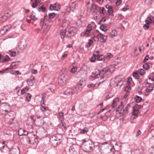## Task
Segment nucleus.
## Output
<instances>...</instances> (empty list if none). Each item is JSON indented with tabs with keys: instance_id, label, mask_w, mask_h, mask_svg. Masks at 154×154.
<instances>
[{
	"instance_id": "obj_1",
	"label": "nucleus",
	"mask_w": 154,
	"mask_h": 154,
	"mask_svg": "<svg viewBox=\"0 0 154 154\" xmlns=\"http://www.w3.org/2000/svg\"><path fill=\"white\" fill-rule=\"evenodd\" d=\"M115 70V68L112 65L110 66V68L106 67L100 70L97 69L92 72L91 77L95 79L100 78L99 83H101L106 79V75L113 73Z\"/></svg>"
},
{
	"instance_id": "obj_2",
	"label": "nucleus",
	"mask_w": 154,
	"mask_h": 154,
	"mask_svg": "<svg viewBox=\"0 0 154 154\" xmlns=\"http://www.w3.org/2000/svg\"><path fill=\"white\" fill-rule=\"evenodd\" d=\"M83 150L86 152H89L93 151L94 148V144L91 140H85V139L82 141Z\"/></svg>"
},
{
	"instance_id": "obj_3",
	"label": "nucleus",
	"mask_w": 154,
	"mask_h": 154,
	"mask_svg": "<svg viewBox=\"0 0 154 154\" xmlns=\"http://www.w3.org/2000/svg\"><path fill=\"white\" fill-rule=\"evenodd\" d=\"M61 135L59 134H55L51 137L50 142L51 145L54 147H56L60 143L59 141L61 138Z\"/></svg>"
},
{
	"instance_id": "obj_4",
	"label": "nucleus",
	"mask_w": 154,
	"mask_h": 154,
	"mask_svg": "<svg viewBox=\"0 0 154 154\" xmlns=\"http://www.w3.org/2000/svg\"><path fill=\"white\" fill-rule=\"evenodd\" d=\"M130 107V105L127 104L125 101L121 102V104L119 106L118 110L121 111L120 112L122 113L123 116H125L127 113L128 108Z\"/></svg>"
},
{
	"instance_id": "obj_5",
	"label": "nucleus",
	"mask_w": 154,
	"mask_h": 154,
	"mask_svg": "<svg viewBox=\"0 0 154 154\" xmlns=\"http://www.w3.org/2000/svg\"><path fill=\"white\" fill-rule=\"evenodd\" d=\"M114 149L111 146H107L105 148L102 147L100 150L101 154H113Z\"/></svg>"
},
{
	"instance_id": "obj_6",
	"label": "nucleus",
	"mask_w": 154,
	"mask_h": 154,
	"mask_svg": "<svg viewBox=\"0 0 154 154\" xmlns=\"http://www.w3.org/2000/svg\"><path fill=\"white\" fill-rule=\"evenodd\" d=\"M1 110L5 112L3 113H8L11 111V108L10 105L7 103H4L2 106H1L0 108Z\"/></svg>"
},
{
	"instance_id": "obj_7",
	"label": "nucleus",
	"mask_w": 154,
	"mask_h": 154,
	"mask_svg": "<svg viewBox=\"0 0 154 154\" xmlns=\"http://www.w3.org/2000/svg\"><path fill=\"white\" fill-rule=\"evenodd\" d=\"M92 29V26L90 24H88L87 26L85 32L81 34V36H83L85 35L88 37L90 36V34L89 32Z\"/></svg>"
},
{
	"instance_id": "obj_8",
	"label": "nucleus",
	"mask_w": 154,
	"mask_h": 154,
	"mask_svg": "<svg viewBox=\"0 0 154 154\" xmlns=\"http://www.w3.org/2000/svg\"><path fill=\"white\" fill-rule=\"evenodd\" d=\"M76 32L75 29L73 27H71L70 28L67 32V35L66 37H71L74 35Z\"/></svg>"
},
{
	"instance_id": "obj_9",
	"label": "nucleus",
	"mask_w": 154,
	"mask_h": 154,
	"mask_svg": "<svg viewBox=\"0 0 154 154\" xmlns=\"http://www.w3.org/2000/svg\"><path fill=\"white\" fill-rule=\"evenodd\" d=\"M10 151L9 148L5 146L0 150V154H10Z\"/></svg>"
},
{
	"instance_id": "obj_10",
	"label": "nucleus",
	"mask_w": 154,
	"mask_h": 154,
	"mask_svg": "<svg viewBox=\"0 0 154 154\" xmlns=\"http://www.w3.org/2000/svg\"><path fill=\"white\" fill-rule=\"evenodd\" d=\"M26 81L29 86H33L35 82V77L32 75H31L30 78L28 79Z\"/></svg>"
},
{
	"instance_id": "obj_11",
	"label": "nucleus",
	"mask_w": 154,
	"mask_h": 154,
	"mask_svg": "<svg viewBox=\"0 0 154 154\" xmlns=\"http://www.w3.org/2000/svg\"><path fill=\"white\" fill-rule=\"evenodd\" d=\"M119 101V98H114L112 101V106H109V108L111 109H113L114 111L115 110V108L117 106V103Z\"/></svg>"
},
{
	"instance_id": "obj_12",
	"label": "nucleus",
	"mask_w": 154,
	"mask_h": 154,
	"mask_svg": "<svg viewBox=\"0 0 154 154\" xmlns=\"http://www.w3.org/2000/svg\"><path fill=\"white\" fill-rule=\"evenodd\" d=\"M96 32H98L99 33V34H98V36H99V38H100L101 40H102V42H105L107 39V36H105L102 34L98 30H96Z\"/></svg>"
},
{
	"instance_id": "obj_13",
	"label": "nucleus",
	"mask_w": 154,
	"mask_h": 154,
	"mask_svg": "<svg viewBox=\"0 0 154 154\" xmlns=\"http://www.w3.org/2000/svg\"><path fill=\"white\" fill-rule=\"evenodd\" d=\"M60 33L62 38L63 39L65 37H66L67 32L66 30V28H63L62 29H61L60 30Z\"/></svg>"
},
{
	"instance_id": "obj_14",
	"label": "nucleus",
	"mask_w": 154,
	"mask_h": 154,
	"mask_svg": "<svg viewBox=\"0 0 154 154\" xmlns=\"http://www.w3.org/2000/svg\"><path fill=\"white\" fill-rule=\"evenodd\" d=\"M37 9L39 12L42 11L43 12H45L46 10L45 7L42 4H40L39 5L37 8Z\"/></svg>"
},
{
	"instance_id": "obj_15",
	"label": "nucleus",
	"mask_w": 154,
	"mask_h": 154,
	"mask_svg": "<svg viewBox=\"0 0 154 154\" xmlns=\"http://www.w3.org/2000/svg\"><path fill=\"white\" fill-rule=\"evenodd\" d=\"M12 14V12L11 11L5 13V15L2 16L1 18L3 19V21H5L8 17L11 16Z\"/></svg>"
},
{
	"instance_id": "obj_16",
	"label": "nucleus",
	"mask_w": 154,
	"mask_h": 154,
	"mask_svg": "<svg viewBox=\"0 0 154 154\" xmlns=\"http://www.w3.org/2000/svg\"><path fill=\"white\" fill-rule=\"evenodd\" d=\"M85 85V82L82 81L80 80L77 85V88H79L80 90H82V88Z\"/></svg>"
},
{
	"instance_id": "obj_17",
	"label": "nucleus",
	"mask_w": 154,
	"mask_h": 154,
	"mask_svg": "<svg viewBox=\"0 0 154 154\" xmlns=\"http://www.w3.org/2000/svg\"><path fill=\"white\" fill-rule=\"evenodd\" d=\"M113 55L110 53H107L106 54V55L104 57V62H106L109 60L110 58L112 57Z\"/></svg>"
},
{
	"instance_id": "obj_18",
	"label": "nucleus",
	"mask_w": 154,
	"mask_h": 154,
	"mask_svg": "<svg viewBox=\"0 0 154 154\" xmlns=\"http://www.w3.org/2000/svg\"><path fill=\"white\" fill-rule=\"evenodd\" d=\"M59 84L61 86H63L66 83V81L65 79H62L61 78L59 77L58 79Z\"/></svg>"
},
{
	"instance_id": "obj_19",
	"label": "nucleus",
	"mask_w": 154,
	"mask_h": 154,
	"mask_svg": "<svg viewBox=\"0 0 154 154\" xmlns=\"http://www.w3.org/2000/svg\"><path fill=\"white\" fill-rule=\"evenodd\" d=\"M27 44L26 42H21L20 43L18 48L19 49L21 50H24L26 47Z\"/></svg>"
},
{
	"instance_id": "obj_20",
	"label": "nucleus",
	"mask_w": 154,
	"mask_h": 154,
	"mask_svg": "<svg viewBox=\"0 0 154 154\" xmlns=\"http://www.w3.org/2000/svg\"><path fill=\"white\" fill-rule=\"evenodd\" d=\"M70 154H77V152L73 146H70L69 149Z\"/></svg>"
},
{
	"instance_id": "obj_21",
	"label": "nucleus",
	"mask_w": 154,
	"mask_h": 154,
	"mask_svg": "<svg viewBox=\"0 0 154 154\" xmlns=\"http://www.w3.org/2000/svg\"><path fill=\"white\" fill-rule=\"evenodd\" d=\"M64 94L67 95H72L73 94L72 93V89L69 88L67 89L64 91Z\"/></svg>"
},
{
	"instance_id": "obj_22",
	"label": "nucleus",
	"mask_w": 154,
	"mask_h": 154,
	"mask_svg": "<svg viewBox=\"0 0 154 154\" xmlns=\"http://www.w3.org/2000/svg\"><path fill=\"white\" fill-rule=\"evenodd\" d=\"M149 85L146 89V91L147 92H150L152 91L153 89V87L151 84H148Z\"/></svg>"
},
{
	"instance_id": "obj_23",
	"label": "nucleus",
	"mask_w": 154,
	"mask_h": 154,
	"mask_svg": "<svg viewBox=\"0 0 154 154\" xmlns=\"http://www.w3.org/2000/svg\"><path fill=\"white\" fill-rule=\"evenodd\" d=\"M82 90H80L79 89V88H77V85L75 86V87L72 89V94H75L77 93L78 92Z\"/></svg>"
},
{
	"instance_id": "obj_24",
	"label": "nucleus",
	"mask_w": 154,
	"mask_h": 154,
	"mask_svg": "<svg viewBox=\"0 0 154 154\" xmlns=\"http://www.w3.org/2000/svg\"><path fill=\"white\" fill-rule=\"evenodd\" d=\"M10 69V68H5L4 69L0 71V75H2L4 74L7 73L8 72V70Z\"/></svg>"
},
{
	"instance_id": "obj_25",
	"label": "nucleus",
	"mask_w": 154,
	"mask_h": 154,
	"mask_svg": "<svg viewBox=\"0 0 154 154\" xmlns=\"http://www.w3.org/2000/svg\"><path fill=\"white\" fill-rule=\"evenodd\" d=\"M134 100L137 103H139L141 101L142 98L141 97L136 95L134 98Z\"/></svg>"
},
{
	"instance_id": "obj_26",
	"label": "nucleus",
	"mask_w": 154,
	"mask_h": 154,
	"mask_svg": "<svg viewBox=\"0 0 154 154\" xmlns=\"http://www.w3.org/2000/svg\"><path fill=\"white\" fill-rule=\"evenodd\" d=\"M132 108H133V110L132 112V116H136L137 115L139 110L137 109H135L133 106Z\"/></svg>"
},
{
	"instance_id": "obj_27",
	"label": "nucleus",
	"mask_w": 154,
	"mask_h": 154,
	"mask_svg": "<svg viewBox=\"0 0 154 154\" xmlns=\"http://www.w3.org/2000/svg\"><path fill=\"white\" fill-rule=\"evenodd\" d=\"M18 125V123L17 122L10 123V127L11 128H13V129L17 128Z\"/></svg>"
},
{
	"instance_id": "obj_28",
	"label": "nucleus",
	"mask_w": 154,
	"mask_h": 154,
	"mask_svg": "<svg viewBox=\"0 0 154 154\" xmlns=\"http://www.w3.org/2000/svg\"><path fill=\"white\" fill-rule=\"evenodd\" d=\"M108 110L106 113L105 115H106L108 117L110 116L112 112H113L115 111L113 109H111L109 108L108 109Z\"/></svg>"
},
{
	"instance_id": "obj_29",
	"label": "nucleus",
	"mask_w": 154,
	"mask_h": 154,
	"mask_svg": "<svg viewBox=\"0 0 154 154\" xmlns=\"http://www.w3.org/2000/svg\"><path fill=\"white\" fill-rule=\"evenodd\" d=\"M29 88L28 86H26L23 88L21 90V94H23L28 91L29 90Z\"/></svg>"
},
{
	"instance_id": "obj_30",
	"label": "nucleus",
	"mask_w": 154,
	"mask_h": 154,
	"mask_svg": "<svg viewBox=\"0 0 154 154\" xmlns=\"http://www.w3.org/2000/svg\"><path fill=\"white\" fill-rule=\"evenodd\" d=\"M117 34V31L116 30H113L110 33V36L111 38L115 36Z\"/></svg>"
},
{
	"instance_id": "obj_31",
	"label": "nucleus",
	"mask_w": 154,
	"mask_h": 154,
	"mask_svg": "<svg viewBox=\"0 0 154 154\" xmlns=\"http://www.w3.org/2000/svg\"><path fill=\"white\" fill-rule=\"evenodd\" d=\"M54 5V10L58 11L60 10V6L58 3H56Z\"/></svg>"
},
{
	"instance_id": "obj_32",
	"label": "nucleus",
	"mask_w": 154,
	"mask_h": 154,
	"mask_svg": "<svg viewBox=\"0 0 154 154\" xmlns=\"http://www.w3.org/2000/svg\"><path fill=\"white\" fill-rule=\"evenodd\" d=\"M58 115H59V118L60 119L61 121H63L64 118V114L63 112H60L58 113Z\"/></svg>"
},
{
	"instance_id": "obj_33",
	"label": "nucleus",
	"mask_w": 154,
	"mask_h": 154,
	"mask_svg": "<svg viewBox=\"0 0 154 154\" xmlns=\"http://www.w3.org/2000/svg\"><path fill=\"white\" fill-rule=\"evenodd\" d=\"M88 131V128L85 127L80 132V133L81 134H84L87 133Z\"/></svg>"
},
{
	"instance_id": "obj_34",
	"label": "nucleus",
	"mask_w": 154,
	"mask_h": 154,
	"mask_svg": "<svg viewBox=\"0 0 154 154\" xmlns=\"http://www.w3.org/2000/svg\"><path fill=\"white\" fill-rule=\"evenodd\" d=\"M26 99L28 102H29L31 99L32 95L29 93H26L25 94Z\"/></svg>"
},
{
	"instance_id": "obj_35",
	"label": "nucleus",
	"mask_w": 154,
	"mask_h": 154,
	"mask_svg": "<svg viewBox=\"0 0 154 154\" xmlns=\"http://www.w3.org/2000/svg\"><path fill=\"white\" fill-rule=\"evenodd\" d=\"M29 141L30 143L34 144L37 141V139L36 138L34 137L32 138Z\"/></svg>"
},
{
	"instance_id": "obj_36",
	"label": "nucleus",
	"mask_w": 154,
	"mask_h": 154,
	"mask_svg": "<svg viewBox=\"0 0 154 154\" xmlns=\"http://www.w3.org/2000/svg\"><path fill=\"white\" fill-rule=\"evenodd\" d=\"M7 57L5 58H3L1 61V63H5L7 61H9L10 59V58L8 56H7Z\"/></svg>"
},
{
	"instance_id": "obj_37",
	"label": "nucleus",
	"mask_w": 154,
	"mask_h": 154,
	"mask_svg": "<svg viewBox=\"0 0 154 154\" xmlns=\"http://www.w3.org/2000/svg\"><path fill=\"white\" fill-rule=\"evenodd\" d=\"M100 28L104 32L107 31V27L106 26L104 25L103 24H102L100 25Z\"/></svg>"
},
{
	"instance_id": "obj_38",
	"label": "nucleus",
	"mask_w": 154,
	"mask_h": 154,
	"mask_svg": "<svg viewBox=\"0 0 154 154\" xmlns=\"http://www.w3.org/2000/svg\"><path fill=\"white\" fill-rule=\"evenodd\" d=\"M99 11L101 14H105L106 12V10L104 7H100L99 9Z\"/></svg>"
},
{
	"instance_id": "obj_39",
	"label": "nucleus",
	"mask_w": 154,
	"mask_h": 154,
	"mask_svg": "<svg viewBox=\"0 0 154 154\" xmlns=\"http://www.w3.org/2000/svg\"><path fill=\"white\" fill-rule=\"evenodd\" d=\"M140 150L139 149H136L132 151L131 152V154H140Z\"/></svg>"
},
{
	"instance_id": "obj_40",
	"label": "nucleus",
	"mask_w": 154,
	"mask_h": 154,
	"mask_svg": "<svg viewBox=\"0 0 154 154\" xmlns=\"http://www.w3.org/2000/svg\"><path fill=\"white\" fill-rule=\"evenodd\" d=\"M5 141H0V150L5 146Z\"/></svg>"
},
{
	"instance_id": "obj_41",
	"label": "nucleus",
	"mask_w": 154,
	"mask_h": 154,
	"mask_svg": "<svg viewBox=\"0 0 154 154\" xmlns=\"http://www.w3.org/2000/svg\"><path fill=\"white\" fill-rule=\"evenodd\" d=\"M77 67L76 66H73L71 69V72L72 73H74L77 71Z\"/></svg>"
},
{
	"instance_id": "obj_42",
	"label": "nucleus",
	"mask_w": 154,
	"mask_h": 154,
	"mask_svg": "<svg viewBox=\"0 0 154 154\" xmlns=\"http://www.w3.org/2000/svg\"><path fill=\"white\" fill-rule=\"evenodd\" d=\"M13 154H19V149H12Z\"/></svg>"
},
{
	"instance_id": "obj_43",
	"label": "nucleus",
	"mask_w": 154,
	"mask_h": 154,
	"mask_svg": "<svg viewBox=\"0 0 154 154\" xmlns=\"http://www.w3.org/2000/svg\"><path fill=\"white\" fill-rule=\"evenodd\" d=\"M46 94L45 93L42 94V100L41 102L43 104L44 103L45 99V98Z\"/></svg>"
},
{
	"instance_id": "obj_44",
	"label": "nucleus",
	"mask_w": 154,
	"mask_h": 154,
	"mask_svg": "<svg viewBox=\"0 0 154 154\" xmlns=\"http://www.w3.org/2000/svg\"><path fill=\"white\" fill-rule=\"evenodd\" d=\"M18 134L20 136L23 135L24 133V129L22 128L20 129L18 131Z\"/></svg>"
},
{
	"instance_id": "obj_45",
	"label": "nucleus",
	"mask_w": 154,
	"mask_h": 154,
	"mask_svg": "<svg viewBox=\"0 0 154 154\" xmlns=\"http://www.w3.org/2000/svg\"><path fill=\"white\" fill-rule=\"evenodd\" d=\"M56 15V14L54 13H49L48 15L49 18L50 19L53 18Z\"/></svg>"
},
{
	"instance_id": "obj_46",
	"label": "nucleus",
	"mask_w": 154,
	"mask_h": 154,
	"mask_svg": "<svg viewBox=\"0 0 154 154\" xmlns=\"http://www.w3.org/2000/svg\"><path fill=\"white\" fill-rule=\"evenodd\" d=\"M138 72L141 75H143L145 73L144 70L142 69H139L138 70Z\"/></svg>"
},
{
	"instance_id": "obj_47",
	"label": "nucleus",
	"mask_w": 154,
	"mask_h": 154,
	"mask_svg": "<svg viewBox=\"0 0 154 154\" xmlns=\"http://www.w3.org/2000/svg\"><path fill=\"white\" fill-rule=\"evenodd\" d=\"M66 73H62V72L60 73V76H59V77L61 78L62 79H66Z\"/></svg>"
},
{
	"instance_id": "obj_48",
	"label": "nucleus",
	"mask_w": 154,
	"mask_h": 154,
	"mask_svg": "<svg viewBox=\"0 0 154 154\" xmlns=\"http://www.w3.org/2000/svg\"><path fill=\"white\" fill-rule=\"evenodd\" d=\"M145 21L146 23H147L149 24L152 23L151 18L149 17L147 18Z\"/></svg>"
},
{
	"instance_id": "obj_49",
	"label": "nucleus",
	"mask_w": 154,
	"mask_h": 154,
	"mask_svg": "<svg viewBox=\"0 0 154 154\" xmlns=\"http://www.w3.org/2000/svg\"><path fill=\"white\" fill-rule=\"evenodd\" d=\"M30 18H31V19L34 21H36L38 19V18L36 17L35 15L32 14L30 15Z\"/></svg>"
},
{
	"instance_id": "obj_50",
	"label": "nucleus",
	"mask_w": 154,
	"mask_h": 154,
	"mask_svg": "<svg viewBox=\"0 0 154 154\" xmlns=\"http://www.w3.org/2000/svg\"><path fill=\"white\" fill-rule=\"evenodd\" d=\"M96 57H97V60L99 61L102 60H103V58H104V57L102 55L97 56Z\"/></svg>"
},
{
	"instance_id": "obj_51",
	"label": "nucleus",
	"mask_w": 154,
	"mask_h": 154,
	"mask_svg": "<svg viewBox=\"0 0 154 154\" xmlns=\"http://www.w3.org/2000/svg\"><path fill=\"white\" fill-rule=\"evenodd\" d=\"M8 30V29H6L5 27L4 28L1 29L0 31V32L2 34H4V33L6 32Z\"/></svg>"
},
{
	"instance_id": "obj_52",
	"label": "nucleus",
	"mask_w": 154,
	"mask_h": 154,
	"mask_svg": "<svg viewBox=\"0 0 154 154\" xmlns=\"http://www.w3.org/2000/svg\"><path fill=\"white\" fill-rule=\"evenodd\" d=\"M95 114L96 113L95 112L89 113L88 114V117H89L91 118H92L95 116Z\"/></svg>"
},
{
	"instance_id": "obj_53",
	"label": "nucleus",
	"mask_w": 154,
	"mask_h": 154,
	"mask_svg": "<svg viewBox=\"0 0 154 154\" xmlns=\"http://www.w3.org/2000/svg\"><path fill=\"white\" fill-rule=\"evenodd\" d=\"M45 21H46V19L44 18H42L40 20V25L42 26V27L44 26H43L44 22Z\"/></svg>"
},
{
	"instance_id": "obj_54",
	"label": "nucleus",
	"mask_w": 154,
	"mask_h": 154,
	"mask_svg": "<svg viewBox=\"0 0 154 154\" xmlns=\"http://www.w3.org/2000/svg\"><path fill=\"white\" fill-rule=\"evenodd\" d=\"M38 3L37 2V0H35V2L32 3L31 6L33 8H35L38 5Z\"/></svg>"
},
{
	"instance_id": "obj_55",
	"label": "nucleus",
	"mask_w": 154,
	"mask_h": 154,
	"mask_svg": "<svg viewBox=\"0 0 154 154\" xmlns=\"http://www.w3.org/2000/svg\"><path fill=\"white\" fill-rule=\"evenodd\" d=\"M93 41L92 40L90 39L89 40V42L87 44V46L88 47H90L92 44L93 43Z\"/></svg>"
},
{
	"instance_id": "obj_56",
	"label": "nucleus",
	"mask_w": 154,
	"mask_h": 154,
	"mask_svg": "<svg viewBox=\"0 0 154 154\" xmlns=\"http://www.w3.org/2000/svg\"><path fill=\"white\" fill-rule=\"evenodd\" d=\"M149 152L151 154H154V147H151L149 149Z\"/></svg>"
},
{
	"instance_id": "obj_57",
	"label": "nucleus",
	"mask_w": 154,
	"mask_h": 154,
	"mask_svg": "<svg viewBox=\"0 0 154 154\" xmlns=\"http://www.w3.org/2000/svg\"><path fill=\"white\" fill-rule=\"evenodd\" d=\"M108 117L105 114L103 116H100L101 119L103 121H104L106 120Z\"/></svg>"
},
{
	"instance_id": "obj_58",
	"label": "nucleus",
	"mask_w": 154,
	"mask_h": 154,
	"mask_svg": "<svg viewBox=\"0 0 154 154\" xmlns=\"http://www.w3.org/2000/svg\"><path fill=\"white\" fill-rule=\"evenodd\" d=\"M149 67V65L147 63H145L143 66V68L145 70L148 69Z\"/></svg>"
},
{
	"instance_id": "obj_59",
	"label": "nucleus",
	"mask_w": 154,
	"mask_h": 154,
	"mask_svg": "<svg viewBox=\"0 0 154 154\" xmlns=\"http://www.w3.org/2000/svg\"><path fill=\"white\" fill-rule=\"evenodd\" d=\"M131 87L128 85L126 86L125 88V90L126 91H129L131 90Z\"/></svg>"
},
{
	"instance_id": "obj_60",
	"label": "nucleus",
	"mask_w": 154,
	"mask_h": 154,
	"mask_svg": "<svg viewBox=\"0 0 154 154\" xmlns=\"http://www.w3.org/2000/svg\"><path fill=\"white\" fill-rule=\"evenodd\" d=\"M14 38V36L13 35H8L6 36L4 39L3 40H5L9 38Z\"/></svg>"
},
{
	"instance_id": "obj_61",
	"label": "nucleus",
	"mask_w": 154,
	"mask_h": 154,
	"mask_svg": "<svg viewBox=\"0 0 154 154\" xmlns=\"http://www.w3.org/2000/svg\"><path fill=\"white\" fill-rule=\"evenodd\" d=\"M18 62H19V61H17L12 62L10 65V66L11 67H14L15 66H16L18 65Z\"/></svg>"
},
{
	"instance_id": "obj_62",
	"label": "nucleus",
	"mask_w": 154,
	"mask_h": 154,
	"mask_svg": "<svg viewBox=\"0 0 154 154\" xmlns=\"http://www.w3.org/2000/svg\"><path fill=\"white\" fill-rule=\"evenodd\" d=\"M91 38H93L95 41H98L99 40V37L98 34L96 36L94 35V37Z\"/></svg>"
},
{
	"instance_id": "obj_63",
	"label": "nucleus",
	"mask_w": 154,
	"mask_h": 154,
	"mask_svg": "<svg viewBox=\"0 0 154 154\" xmlns=\"http://www.w3.org/2000/svg\"><path fill=\"white\" fill-rule=\"evenodd\" d=\"M133 76L135 79H138L139 76L138 73L136 72H134L133 73Z\"/></svg>"
},
{
	"instance_id": "obj_64",
	"label": "nucleus",
	"mask_w": 154,
	"mask_h": 154,
	"mask_svg": "<svg viewBox=\"0 0 154 154\" xmlns=\"http://www.w3.org/2000/svg\"><path fill=\"white\" fill-rule=\"evenodd\" d=\"M93 56H95L97 57V56L100 55L99 51H95L93 54Z\"/></svg>"
}]
</instances>
